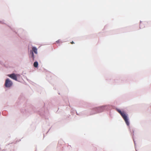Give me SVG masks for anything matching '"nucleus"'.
Returning a JSON list of instances; mask_svg holds the SVG:
<instances>
[{
    "mask_svg": "<svg viewBox=\"0 0 151 151\" xmlns=\"http://www.w3.org/2000/svg\"><path fill=\"white\" fill-rule=\"evenodd\" d=\"M117 111L121 114L124 119L125 121V123L127 126H129V123L128 121V119L126 113L124 111H122L120 110L117 109Z\"/></svg>",
    "mask_w": 151,
    "mask_h": 151,
    "instance_id": "1",
    "label": "nucleus"
},
{
    "mask_svg": "<svg viewBox=\"0 0 151 151\" xmlns=\"http://www.w3.org/2000/svg\"><path fill=\"white\" fill-rule=\"evenodd\" d=\"M13 84L12 81L9 78H7L5 81V86L7 88L11 87Z\"/></svg>",
    "mask_w": 151,
    "mask_h": 151,
    "instance_id": "2",
    "label": "nucleus"
},
{
    "mask_svg": "<svg viewBox=\"0 0 151 151\" xmlns=\"http://www.w3.org/2000/svg\"><path fill=\"white\" fill-rule=\"evenodd\" d=\"M34 52L35 54L37 53V49L35 47H33L32 48V51H30V54H31V57L32 58L33 60H34V55L33 53Z\"/></svg>",
    "mask_w": 151,
    "mask_h": 151,
    "instance_id": "3",
    "label": "nucleus"
},
{
    "mask_svg": "<svg viewBox=\"0 0 151 151\" xmlns=\"http://www.w3.org/2000/svg\"><path fill=\"white\" fill-rule=\"evenodd\" d=\"M8 76L13 80L15 81H17V77L18 76H19V74H16L14 73H12L11 74L8 75Z\"/></svg>",
    "mask_w": 151,
    "mask_h": 151,
    "instance_id": "4",
    "label": "nucleus"
},
{
    "mask_svg": "<svg viewBox=\"0 0 151 151\" xmlns=\"http://www.w3.org/2000/svg\"><path fill=\"white\" fill-rule=\"evenodd\" d=\"M101 109L102 108H101L99 107L96 108L92 110L91 112L92 114H95L99 112H101L102 111L101 110Z\"/></svg>",
    "mask_w": 151,
    "mask_h": 151,
    "instance_id": "5",
    "label": "nucleus"
},
{
    "mask_svg": "<svg viewBox=\"0 0 151 151\" xmlns=\"http://www.w3.org/2000/svg\"><path fill=\"white\" fill-rule=\"evenodd\" d=\"M38 63L37 61L35 62L34 63V66L35 67H37L38 66Z\"/></svg>",
    "mask_w": 151,
    "mask_h": 151,
    "instance_id": "6",
    "label": "nucleus"
},
{
    "mask_svg": "<svg viewBox=\"0 0 151 151\" xmlns=\"http://www.w3.org/2000/svg\"><path fill=\"white\" fill-rule=\"evenodd\" d=\"M56 42L57 43H62L61 41V40H58L57 41H56Z\"/></svg>",
    "mask_w": 151,
    "mask_h": 151,
    "instance_id": "7",
    "label": "nucleus"
},
{
    "mask_svg": "<svg viewBox=\"0 0 151 151\" xmlns=\"http://www.w3.org/2000/svg\"><path fill=\"white\" fill-rule=\"evenodd\" d=\"M143 24V23L142 22H140V26H141Z\"/></svg>",
    "mask_w": 151,
    "mask_h": 151,
    "instance_id": "8",
    "label": "nucleus"
},
{
    "mask_svg": "<svg viewBox=\"0 0 151 151\" xmlns=\"http://www.w3.org/2000/svg\"><path fill=\"white\" fill-rule=\"evenodd\" d=\"M70 43L71 44H73L74 43V42L73 41H72V42H70Z\"/></svg>",
    "mask_w": 151,
    "mask_h": 151,
    "instance_id": "9",
    "label": "nucleus"
}]
</instances>
